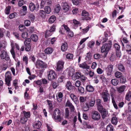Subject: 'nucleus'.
Segmentation results:
<instances>
[{
    "label": "nucleus",
    "mask_w": 131,
    "mask_h": 131,
    "mask_svg": "<svg viewBox=\"0 0 131 131\" xmlns=\"http://www.w3.org/2000/svg\"><path fill=\"white\" fill-rule=\"evenodd\" d=\"M112 41L109 40L108 43H106L103 44L101 47V52L102 53H104V57H105L108 51L110 50L112 45Z\"/></svg>",
    "instance_id": "obj_1"
},
{
    "label": "nucleus",
    "mask_w": 131,
    "mask_h": 131,
    "mask_svg": "<svg viewBox=\"0 0 131 131\" xmlns=\"http://www.w3.org/2000/svg\"><path fill=\"white\" fill-rule=\"evenodd\" d=\"M61 114L60 110L58 108H56L53 111L52 117L54 119L60 122L62 120V118L60 116Z\"/></svg>",
    "instance_id": "obj_2"
},
{
    "label": "nucleus",
    "mask_w": 131,
    "mask_h": 131,
    "mask_svg": "<svg viewBox=\"0 0 131 131\" xmlns=\"http://www.w3.org/2000/svg\"><path fill=\"white\" fill-rule=\"evenodd\" d=\"M101 94L104 102L109 101L110 99V95L107 90H104Z\"/></svg>",
    "instance_id": "obj_3"
},
{
    "label": "nucleus",
    "mask_w": 131,
    "mask_h": 131,
    "mask_svg": "<svg viewBox=\"0 0 131 131\" xmlns=\"http://www.w3.org/2000/svg\"><path fill=\"white\" fill-rule=\"evenodd\" d=\"M0 58L7 61L10 60L9 56L7 54L6 50H0Z\"/></svg>",
    "instance_id": "obj_4"
},
{
    "label": "nucleus",
    "mask_w": 131,
    "mask_h": 131,
    "mask_svg": "<svg viewBox=\"0 0 131 131\" xmlns=\"http://www.w3.org/2000/svg\"><path fill=\"white\" fill-rule=\"evenodd\" d=\"M11 73L9 72H7L6 73L5 77V84L8 86H9L11 85V81L12 80Z\"/></svg>",
    "instance_id": "obj_5"
},
{
    "label": "nucleus",
    "mask_w": 131,
    "mask_h": 131,
    "mask_svg": "<svg viewBox=\"0 0 131 131\" xmlns=\"http://www.w3.org/2000/svg\"><path fill=\"white\" fill-rule=\"evenodd\" d=\"M91 117L95 121L99 120L101 117L100 114L96 111H93L92 112Z\"/></svg>",
    "instance_id": "obj_6"
},
{
    "label": "nucleus",
    "mask_w": 131,
    "mask_h": 131,
    "mask_svg": "<svg viewBox=\"0 0 131 131\" xmlns=\"http://www.w3.org/2000/svg\"><path fill=\"white\" fill-rule=\"evenodd\" d=\"M48 79L50 80H54L57 78L55 71L52 70H50L48 72Z\"/></svg>",
    "instance_id": "obj_7"
},
{
    "label": "nucleus",
    "mask_w": 131,
    "mask_h": 131,
    "mask_svg": "<svg viewBox=\"0 0 131 131\" xmlns=\"http://www.w3.org/2000/svg\"><path fill=\"white\" fill-rule=\"evenodd\" d=\"M98 110L101 113L102 117L103 119L107 117L108 112L105 108L103 107Z\"/></svg>",
    "instance_id": "obj_8"
},
{
    "label": "nucleus",
    "mask_w": 131,
    "mask_h": 131,
    "mask_svg": "<svg viewBox=\"0 0 131 131\" xmlns=\"http://www.w3.org/2000/svg\"><path fill=\"white\" fill-rule=\"evenodd\" d=\"M36 64L37 67H39L40 68H46L47 66L46 63L40 60H37Z\"/></svg>",
    "instance_id": "obj_9"
},
{
    "label": "nucleus",
    "mask_w": 131,
    "mask_h": 131,
    "mask_svg": "<svg viewBox=\"0 0 131 131\" xmlns=\"http://www.w3.org/2000/svg\"><path fill=\"white\" fill-rule=\"evenodd\" d=\"M39 7V5L37 4L36 5L34 3L32 2L30 3L29 4V8L30 10L32 12L35 9L38 8Z\"/></svg>",
    "instance_id": "obj_10"
},
{
    "label": "nucleus",
    "mask_w": 131,
    "mask_h": 131,
    "mask_svg": "<svg viewBox=\"0 0 131 131\" xmlns=\"http://www.w3.org/2000/svg\"><path fill=\"white\" fill-rule=\"evenodd\" d=\"M15 43L13 40L10 41V45L11 47V49L10 50V52L13 57L14 59H15V53L14 50Z\"/></svg>",
    "instance_id": "obj_11"
},
{
    "label": "nucleus",
    "mask_w": 131,
    "mask_h": 131,
    "mask_svg": "<svg viewBox=\"0 0 131 131\" xmlns=\"http://www.w3.org/2000/svg\"><path fill=\"white\" fill-rule=\"evenodd\" d=\"M113 69V66L112 65H108L106 68L105 70L107 75H110L112 74Z\"/></svg>",
    "instance_id": "obj_12"
},
{
    "label": "nucleus",
    "mask_w": 131,
    "mask_h": 131,
    "mask_svg": "<svg viewBox=\"0 0 131 131\" xmlns=\"http://www.w3.org/2000/svg\"><path fill=\"white\" fill-rule=\"evenodd\" d=\"M82 16L86 17L82 18L83 20H90L91 19V18L89 16V13L85 10H83L82 13Z\"/></svg>",
    "instance_id": "obj_13"
},
{
    "label": "nucleus",
    "mask_w": 131,
    "mask_h": 131,
    "mask_svg": "<svg viewBox=\"0 0 131 131\" xmlns=\"http://www.w3.org/2000/svg\"><path fill=\"white\" fill-rule=\"evenodd\" d=\"M64 62L62 61H59L57 63V69L58 71L61 70L63 67Z\"/></svg>",
    "instance_id": "obj_14"
},
{
    "label": "nucleus",
    "mask_w": 131,
    "mask_h": 131,
    "mask_svg": "<svg viewBox=\"0 0 131 131\" xmlns=\"http://www.w3.org/2000/svg\"><path fill=\"white\" fill-rule=\"evenodd\" d=\"M70 96L72 100L76 104H77L79 103V101L78 99L76 96L73 94L71 93L70 95Z\"/></svg>",
    "instance_id": "obj_15"
},
{
    "label": "nucleus",
    "mask_w": 131,
    "mask_h": 131,
    "mask_svg": "<svg viewBox=\"0 0 131 131\" xmlns=\"http://www.w3.org/2000/svg\"><path fill=\"white\" fill-rule=\"evenodd\" d=\"M61 5L63 8V9L65 11L67 12L69 9V7L68 4L66 2H62Z\"/></svg>",
    "instance_id": "obj_16"
},
{
    "label": "nucleus",
    "mask_w": 131,
    "mask_h": 131,
    "mask_svg": "<svg viewBox=\"0 0 131 131\" xmlns=\"http://www.w3.org/2000/svg\"><path fill=\"white\" fill-rule=\"evenodd\" d=\"M73 87L70 81H68L66 85V88L69 91L73 90Z\"/></svg>",
    "instance_id": "obj_17"
},
{
    "label": "nucleus",
    "mask_w": 131,
    "mask_h": 131,
    "mask_svg": "<svg viewBox=\"0 0 131 131\" xmlns=\"http://www.w3.org/2000/svg\"><path fill=\"white\" fill-rule=\"evenodd\" d=\"M126 87V86L125 85L121 86L119 88H117V90L118 93H121L124 91Z\"/></svg>",
    "instance_id": "obj_18"
},
{
    "label": "nucleus",
    "mask_w": 131,
    "mask_h": 131,
    "mask_svg": "<svg viewBox=\"0 0 131 131\" xmlns=\"http://www.w3.org/2000/svg\"><path fill=\"white\" fill-rule=\"evenodd\" d=\"M68 48L67 44L66 42H64L61 47V50L62 51H66Z\"/></svg>",
    "instance_id": "obj_19"
},
{
    "label": "nucleus",
    "mask_w": 131,
    "mask_h": 131,
    "mask_svg": "<svg viewBox=\"0 0 131 131\" xmlns=\"http://www.w3.org/2000/svg\"><path fill=\"white\" fill-rule=\"evenodd\" d=\"M86 89L88 92H93L94 90L93 87L90 85H88L86 86Z\"/></svg>",
    "instance_id": "obj_20"
},
{
    "label": "nucleus",
    "mask_w": 131,
    "mask_h": 131,
    "mask_svg": "<svg viewBox=\"0 0 131 131\" xmlns=\"http://www.w3.org/2000/svg\"><path fill=\"white\" fill-rule=\"evenodd\" d=\"M79 66L80 68L83 69H89L90 68V67L88 66L85 62H84L79 65Z\"/></svg>",
    "instance_id": "obj_21"
},
{
    "label": "nucleus",
    "mask_w": 131,
    "mask_h": 131,
    "mask_svg": "<svg viewBox=\"0 0 131 131\" xmlns=\"http://www.w3.org/2000/svg\"><path fill=\"white\" fill-rule=\"evenodd\" d=\"M82 74L81 73L78 72L75 73V77L73 76L72 77V79L73 80H75L76 79H78L80 78Z\"/></svg>",
    "instance_id": "obj_22"
},
{
    "label": "nucleus",
    "mask_w": 131,
    "mask_h": 131,
    "mask_svg": "<svg viewBox=\"0 0 131 131\" xmlns=\"http://www.w3.org/2000/svg\"><path fill=\"white\" fill-rule=\"evenodd\" d=\"M41 123L40 121H37L35 123L33 126L36 129H39L41 127Z\"/></svg>",
    "instance_id": "obj_23"
},
{
    "label": "nucleus",
    "mask_w": 131,
    "mask_h": 131,
    "mask_svg": "<svg viewBox=\"0 0 131 131\" xmlns=\"http://www.w3.org/2000/svg\"><path fill=\"white\" fill-rule=\"evenodd\" d=\"M20 123L22 124H25L27 121L28 119L21 115L20 116Z\"/></svg>",
    "instance_id": "obj_24"
},
{
    "label": "nucleus",
    "mask_w": 131,
    "mask_h": 131,
    "mask_svg": "<svg viewBox=\"0 0 131 131\" xmlns=\"http://www.w3.org/2000/svg\"><path fill=\"white\" fill-rule=\"evenodd\" d=\"M96 104L97 105L98 110H99L103 107L101 104V100L100 99H97V100Z\"/></svg>",
    "instance_id": "obj_25"
},
{
    "label": "nucleus",
    "mask_w": 131,
    "mask_h": 131,
    "mask_svg": "<svg viewBox=\"0 0 131 131\" xmlns=\"http://www.w3.org/2000/svg\"><path fill=\"white\" fill-rule=\"evenodd\" d=\"M30 38L32 40L35 42L37 41L38 39V36L36 34H32L30 37Z\"/></svg>",
    "instance_id": "obj_26"
},
{
    "label": "nucleus",
    "mask_w": 131,
    "mask_h": 131,
    "mask_svg": "<svg viewBox=\"0 0 131 131\" xmlns=\"http://www.w3.org/2000/svg\"><path fill=\"white\" fill-rule=\"evenodd\" d=\"M63 97V93L61 92H59L58 93V96H57L58 101L59 102H61L62 100V98Z\"/></svg>",
    "instance_id": "obj_27"
},
{
    "label": "nucleus",
    "mask_w": 131,
    "mask_h": 131,
    "mask_svg": "<svg viewBox=\"0 0 131 131\" xmlns=\"http://www.w3.org/2000/svg\"><path fill=\"white\" fill-rule=\"evenodd\" d=\"M125 99L128 101H129L131 99V91H129L127 92L126 94Z\"/></svg>",
    "instance_id": "obj_28"
},
{
    "label": "nucleus",
    "mask_w": 131,
    "mask_h": 131,
    "mask_svg": "<svg viewBox=\"0 0 131 131\" xmlns=\"http://www.w3.org/2000/svg\"><path fill=\"white\" fill-rule=\"evenodd\" d=\"M83 110L84 111H87L89 110L90 108V106L87 103H86L82 107Z\"/></svg>",
    "instance_id": "obj_29"
},
{
    "label": "nucleus",
    "mask_w": 131,
    "mask_h": 131,
    "mask_svg": "<svg viewBox=\"0 0 131 131\" xmlns=\"http://www.w3.org/2000/svg\"><path fill=\"white\" fill-rule=\"evenodd\" d=\"M111 82L114 85L116 86L118 84L119 81L117 79H113L111 80Z\"/></svg>",
    "instance_id": "obj_30"
},
{
    "label": "nucleus",
    "mask_w": 131,
    "mask_h": 131,
    "mask_svg": "<svg viewBox=\"0 0 131 131\" xmlns=\"http://www.w3.org/2000/svg\"><path fill=\"white\" fill-rule=\"evenodd\" d=\"M118 70L121 71H123L125 70V68L122 64L119 63L118 64Z\"/></svg>",
    "instance_id": "obj_31"
},
{
    "label": "nucleus",
    "mask_w": 131,
    "mask_h": 131,
    "mask_svg": "<svg viewBox=\"0 0 131 131\" xmlns=\"http://www.w3.org/2000/svg\"><path fill=\"white\" fill-rule=\"evenodd\" d=\"M61 9L60 5L59 4H57L55 8L54 9V12L56 13H58Z\"/></svg>",
    "instance_id": "obj_32"
},
{
    "label": "nucleus",
    "mask_w": 131,
    "mask_h": 131,
    "mask_svg": "<svg viewBox=\"0 0 131 131\" xmlns=\"http://www.w3.org/2000/svg\"><path fill=\"white\" fill-rule=\"evenodd\" d=\"M45 11L46 13L49 14L51 12V9L50 7L48 6H45L44 8Z\"/></svg>",
    "instance_id": "obj_33"
},
{
    "label": "nucleus",
    "mask_w": 131,
    "mask_h": 131,
    "mask_svg": "<svg viewBox=\"0 0 131 131\" xmlns=\"http://www.w3.org/2000/svg\"><path fill=\"white\" fill-rule=\"evenodd\" d=\"M95 102V99H91L89 103V105L90 107H93L94 105Z\"/></svg>",
    "instance_id": "obj_34"
},
{
    "label": "nucleus",
    "mask_w": 131,
    "mask_h": 131,
    "mask_svg": "<svg viewBox=\"0 0 131 131\" xmlns=\"http://www.w3.org/2000/svg\"><path fill=\"white\" fill-rule=\"evenodd\" d=\"M126 52L129 54H131V46L129 45H127L126 46Z\"/></svg>",
    "instance_id": "obj_35"
},
{
    "label": "nucleus",
    "mask_w": 131,
    "mask_h": 131,
    "mask_svg": "<svg viewBox=\"0 0 131 131\" xmlns=\"http://www.w3.org/2000/svg\"><path fill=\"white\" fill-rule=\"evenodd\" d=\"M115 77L117 78H121L122 77V74L118 71H117L114 74Z\"/></svg>",
    "instance_id": "obj_36"
},
{
    "label": "nucleus",
    "mask_w": 131,
    "mask_h": 131,
    "mask_svg": "<svg viewBox=\"0 0 131 131\" xmlns=\"http://www.w3.org/2000/svg\"><path fill=\"white\" fill-rule=\"evenodd\" d=\"M39 14L41 17L44 18L46 16V13L45 11L41 10L39 11Z\"/></svg>",
    "instance_id": "obj_37"
},
{
    "label": "nucleus",
    "mask_w": 131,
    "mask_h": 131,
    "mask_svg": "<svg viewBox=\"0 0 131 131\" xmlns=\"http://www.w3.org/2000/svg\"><path fill=\"white\" fill-rule=\"evenodd\" d=\"M56 20V17L55 16L52 15L51 16L49 19V21L50 23H53Z\"/></svg>",
    "instance_id": "obj_38"
},
{
    "label": "nucleus",
    "mask_w": 131,
    "mask_h": 131,
    "mask_svg": "<svg viewBox=\"0 0 131 131\" xmlns=\"http://www.w3.org/2000/svg\"><path fill=\"white\" fill-rule=\"evenodd\" d=\"M22 115L28 119L30 116V113L29 112H26L25 111H23V113Z\"/></svg>",
    "instance_id": "obj_39"
},
{
    "label": "nucleus",
    "mask_w": 131,
    "mask_h": 131,
    "mask_svg": "<svg viewBox=\"0 0 131 131\" xmlns=\"http://www.w3.org/2000/svg\"><path fill=\"white\" fill-rule=\"evenodd\" d=\"M52 49L51 48H47L45 50V52L48 54H49L52 52Z\"/></svg>",
    "instance_id": "obj_40"
},
{
    "label": "nucleus",
    "mask_w": 131,
    "mask_h": 131,
    "mask_svg": "<svg viewBox=\"0 0 131 131\" xmlns=\"http://www.w3.org/2000/svg\"><path fill=\"white\" fill-rule=\"evenodd\" d=\"M111 122L113 124L116 125L117 122V118L116 117H113L111 120Z\"/></svg>",
    "instance_id": "obj_41"
},
{
    "label": "nucleus",
    "mask_w": 131,
    "mask_h": 131,
    "mask_svg": "<svg viewBox=\"0 0 131 131\" xmlns=\"http://www.w3.org/2000/svg\"><path fill=\"white\" fill-rule=\"evenodd\" d=\"M29 19L31 21H33L34 20L35 17L34 15L32 13H29L28 15Z\"/></svg>",
    "instance_id": "obj_42"
},
{
    "label": "nucleus",
    "mask_w": 131,
    "mask_h": 131,
    "mask_svg": "<svg viewBox=\"0 0 131 131\" xmlns=\"http://www.w3.org/2000/svg\"><path fill=\"white\" fill-rule=\"evenodd\" d=\"M70 113L68 108H67L65 109V116L66 118H68Z\"/></svg>",
    "instance_id": "obj_43"
},
{
    "label": "nucleus",
    "mask_w": 131,
    "mask_h": 131,
    "mask_svg": "<svg viewBox=\"0 0 131 131\" xmlns=\"http://www.w3.org/2000/svg\"><path fill=\"white\" fill-rule=\"evenodd\" d=\"M74 69L71 68H69L68 73L70 75H72L73 76V74H74Z\"/></svg>",
    "instance_id": "obj_44"
},
{
    "label": "nucleus",
    "mask_w": 131,
    "mask_h": 131,
    "mask_svg": "<svg viewBox=\"0 0 131 131\" xmlns=\"http://www.w3.org/2000/svg\"><path fill=\"white\" fill-rule=\"evenodd\" d=\"M106 129L107 131H113V127L112 125H108L107 126Z\"/></svg>",
    "instance_id": "obj_45"
},
{
    "label": "nucleus",
    "mask_w": 131,
    "mask_h": 131,
    "mask_svg": "<svg viewBox=\"0 0 131 131\" xmlns=\"http://www.w3.org/2000/svg\"><path fill=\"white\" fill-rule=\"evenodd\" d=\"M73 56L72 54L68 53L66 55V58L67 59L69 60H71L73 59Z\"/></svg>",
    "instance_id": "obj_46"
},
{
    "label": "nucleus",
    "mask_w": 131,
    "mask_h": 131,
    "mask_svg": "<svg viewBox=\"0 0 131 131\" xmlns=\"http://www.w3.org/2000/svg\"><path fill=\"white\" fill-rule=\"evenodd\" d=\"M31 41V39L30 38H28L26 39L24 42L25 45H30Z\"/></svg>",
    "instance_id": "obj_47"
},
{
    "label": "nucleus",
    "mask_w": 131,
    "mask_h": 131,
    "mask_svg": "<svg viewBox=\"0 0 131 131\" xmlns=\"http://www.w3.org/2000/svg\"><path fill=\"white\" fill-rule=\"evenodd\" d=\"M11 9L10 6H8L6 7L5 9V14L7 15L9 14L10 13V11Z\"/></svg>",
    "instance_id": "obj_48"
},
{
    "label": "nucleus",
    "mask_w": 131,
    "mask_h": 131,
    "mask_svg": "<svg viewBox=\"0 0 131 131\" xmlns=\"http://www.w3.org/2000/svg\"><path fill=\"white\" fill-rule=\"evenodd\" d=\"M95 44V42L93 41H91L89 42L88 46V47L91 48H92L94 45Z\"/></svg>",
    "instance_id": "obj_49"
},
{
    "label": "nucleus",
    "mask_w": 131,
    "mask_h": 131,
    "mask_svg": "<svg viewBox=\"0 0 131 131\" xmlns=\"http://www.w3.org/2000/svg\"><path fill=\"white\" fill-rule=\"evenodd\" d=\"M78 91L80 93L83 94L84 93V88L81 86H80L78 87Z\"/></svg>",
    "instance_id": "obj_50"
},
{
    "label": "nucleus",
    "mask_w": 131,
    "mask_h": 131,
    "mask_svg": "<svg viewBox=\"0 0 131 131\" xmlns=\"http://www.w3.org/2000/svg\"><path fill=\"white\" fill-rule=\"evenodd\" d=\"M86 54V56L85 57V59L87 61H89L91 59V53L90 52H89L88 53Z\"/></svg>",
    "instance_id": "obj_51"
},
{
    "label": "nucleus",
    "mask_w": 131,
    "mask_h": 131,
    "mask_svg": "<svg viewBox=\"0 0 131 131\" xmlns=\"http://www.w3.org/2000/svg\"><path fill=\"white\" fill-rule=\"evenodd\" d=\"M73 105L71 103L69 100H68L66 104V106L69 107L72 106Z\"/></svg>",
    "instance_id": "obj_52"
},
{
    "label": "nucleus",
    "mask_w": 131,
    "mask_h": 131,
    "mask_svg": "<svg viewBox=\"0 0 131 131\" xmlns=\"http://www.w3.org/2000/svg\"><path fill=\"white\" fill-rule=\"evenodd\" d=\"M52 34V32L50 30H47L45 33V36L47 37L51 36Z\"/></svg>",
    "instance_id": "obj_53"
},
{
    "label": "nucleus",
    "mask_w": 131,
    "mask_h": 131,
    "mask_svg": "<svg viewBox=\"0 0 131 131\" xmlns=\"http://www.w3.org/2000/svg\"><path fill=\"white\" fill-rule=\"evenodd\" d=\"M23 60V61L25 62L26 65H27L28 63V57L26 56H24Z\"/></svg>",
    "instance_id": "obj_54"
},
{
    "label": "nucleus",
    "mask_w": 131,
    "mask_h": 131,
    "mask_svg": "<svg viewBox=\"0 0 131 131\" xmlns=\"http://www.w3.org/2000/svg\"><path fill=\"white\" fill-rule=\"evenodd\" d=\"M6 46L4 43H0V50H5Z\"/></svg>",
    "instance_id": "obj_55"
},
{
    "label": "nucleus",
    "mask_w": 131,
    "mask_h": 131,
    "mask_svg": "<svg viewBox=\"0 0 131 131\" xmlns=\"http://www.w3.org/2000/svg\"><path fill=\"white\" fill-rule=\"evenodd\" d=\"M47 102L48 103V105L49 106V110H51L52 109L53 107H52V104L51 102L50 101L47 100Z\"/></svg>",
    "instance_id": "obj_56"
},
{
    "label": "nucleus",
    "mask_w": 131,
    "mask_h": 131,
    "mask_svg": "<svg viewBox=\"0 0 131 131\" xmlns=\"http://www.w3.org/2000/svg\"><path fill=\"white\" fill-rule=\"evenodd\" d=\"M116 59V57L114 54H112L110 58V60L111 61H113Z\"/></svg>",
    "instance_id": "obj_57"
},
{
    "label": "nucleus",
    "mask_w": 131,
    "mask_h": 131,
    "mask_svg": "<svg viewBox=\"0 0 131 131\" xmlns=\"http://www.w3.org/2000/svg\"><path fill=\"white\" fill-rule=\"evenodd\" d=\"M86 100V98H84L83 96H80L79 98V101L80 103H83Z\"/></svg>",
    "instance_id": "obj_58"
},
{
    "label": "nucleus",
    "mask_w": 131,
    "mask_h": 131,
    "mask_svg": "<svg viewBox=\"0 0 131 131\" xmlns=\"http://www.w3.org/2000/svg\"><path fill=\"white\" fill-rule=\"evenodd\" d=\"M25 50L26 51H29L31 49V47L30 45H25Z\"/></svg>",
    "instance_id": "obj_59"
},
{
    "label": "nucleus",
    "mask_w": 131,
    "mask_h": 131,
    "mask_svg": "<svg viewBox=\"0 0 131 131\" xmlns=\"http://www.w3.org/2000/svg\"><path fill=\"white\" fill-rule=\"evenodd\" d=\"M22 37L24 38H26L28 36V34L27 32H23L21 35Z\"/></svg>",
    "instance_id": "obj_60"
},
{
    "label": "nucleus",
    "mask_w": 131,
    "mask_h": 131,
    "mask_svg": "<svg viewBox=\"0 0 131 131\" xmlns=\"http://www.w3.org/2000/svg\"><path fill=\"white\" fill-rule=\"evenodd\" d=\"M46 3V0H42L40 5V7L41 8H43Z\"/></svg>",
    "instance_id": "obj_61"
},
{
    "label": "nucleus",
    "mask_w": 131,
    "mask_h": 131,
    "mask_svg": "<svg viewBox=\"0 0 131 131\" xmlns=\"http://www.w3.org/2000/svg\"><path fill=\"white\" fill-rule=\"evenodd\" d=\"M18 83V80L17 79H15L14 80L13 82V84L14 85V86H15V89H17V88L18 87L17 86V84Z\"/></svg>",
    "instance_id": "obj_62"
},
{
    "label": "nucleus",
    "mask_w": 131,
    "mask_h": 131,
    "mask_svg": "<svg viewBox=\"0 0 131 131\" xmlns=\"http://www.w3.org/2000/svg\"><path fill=\"white\" fill-rule=\"evenodd\" d=\"M96 72L98 74H101L103 72V71L101 68H98L97 69Z\"/></svg>",
    "instance_id": "obj_63"
},
{
    "label": "nucleus",
    "mask_w": 131,
    "mask_h": 131,
    "mask_svg": "<svg viewBox=\"0 0 131 131\" xmlns=\"http://www.w3.org/2000/svg\"><path fill=\"white\" fill-rule=\"evenodd\" d=\"M114 47L115 49L117 50L118 51L120 48V46L117 43H115L114 44Z\"/></svg>",
    "instance_id": "obj_64"
}]
</instances>
